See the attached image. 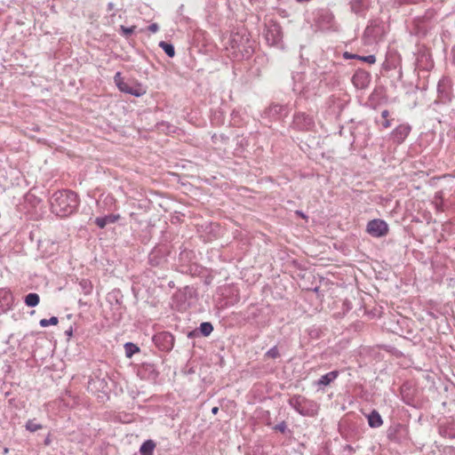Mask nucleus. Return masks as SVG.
Here are the masks:
<instances>
[{"label": "nucleus", "instance_id": "nucleus-1", "mask_svg": "<svg viewBox=\"0 0 455 455\" xmlns=\"http://www.w3.org/2000/svg\"><path fill=\"white\" fill-rule=\"evenodd\" d=\"M77 195L71 190H60L55 192L51 200L52 212L60 217H68L75 212L78 207Z\"/></svg>", "mask_w": 455, "mask_h": 455}, {"label": "nucleus", "instance_id": "nucleus-2", "mask_svg": "<svg viewBox=\"0 0 455 455\" xmlns=\"http://www.w3.org/2000/svg\"><path fill=\"white\" fill-rule=\"evenodd\" d=\"M366 231L373 237H381L388 233V226L386 221L376 219L368 222Z\"/></svg>", "mask_w": 455, "mask_h": 455}, {"label": "nucleus", "instance_id": "nucleus-3", "mask_svg": "<svg viewBox=\"0 0 455 455\" xmlns=\"http://www.w3.org/2000/svg\"><path fill=\"white\" fill-rule=\"evenodd\" d=\"M411 131V127L408 124H402L398 125L391 132L393 141L396 144L403 143L405 140V139L409 136Z\"/></svg>", "mask_w": 455, "mask_h": 455}, {"label": "nucleus", "instance_id": "nucleus-4", "mask_svg": "<svg viewBox=\"0 0 455 455\" xmlns=\"http://www.w3.org/2000/svg\"><path fill=\"white\" fill-rule=\"evenodd\" d=\"M120 85L121 86L118 89L121 92L132 94L136 97H140L146 93V90L140 84H136L134 85H130L124 82V83H121Z\"/></svg>", "mask_w": 455, "mask_h": 455}, {"label": "nucleus", "instance_id": "nucleus-5", "mask_svg": "<svg viewBox=\"0 0 455 455\" xmlns=\"http://www.w3.org/2000/svg\"><path fill=\"white\" fill-rule=\"evenodd\" d=\"M339 372L338 371H330L324 375H323L316 382L317 386H329L331 382H333L338 377Z\"/></svg>", "mask_w": 455, "mask_h": 455}, {"label": "nucleus", "instance_id": "nucleus-6", "mask_svg": "<svg viewBox=\"0 0 455 455\" xmlns=\"http://www.w3.org/2000/svg\"><path fill=\"white\" fill-rule=\"evenodd\" d=\"M367 419L371 427H379L383 424L381 416L375 410L367 416Z\"/></svg>", "mask_w": 455, "mask_h": 455}, {"label": "nucleus", "instance_id": "nucleus-7", "mask_svg": "<svg viewBox=\"0 0 455 455\" xmlns=\"http://www.w3.org/2000/svg\"><path fill=\"white\" fill-rule=\"evenodd\" d=\"M155 448L156 443L152 440H148L140 448V455H153Z\"/></svg>", "mask_w": 455, "mask_h": 455}, {"label": "nucleus", "instance_id": "nucleus-8", "mask_svg": "<svg viewBox=\"0 0 455 455\" xmlns=\"http://www.w3.org/2000/svg\"><path fill=\"white\" fill-rule=\"evenodd\" d=\"M25 304L28 306V307H36L39 304L40 302V297L37 293H28L26 297H25Z\"/></svg>", "mask_w": 455, "mask_h": 455}, {"label": "nucleus", "instance_id": "nucleus-9", "mask_svg": "<svg viewBox=\"0 0 455 455\" xmlns=\"http://www.w3.org/2000/svg\"><path fill=\"white\" fill-rule=\"evenodd\" d=\"M125 354L127 357H132L135 353H138L140 351V348L132 344V343H126L125 346Z\"/></svg>", "mask_w": 455, "mask_h": 455}, {"label": "nucleus", "instance_id": "nucleus-10", "mask_svg": "<svg viewBox=\"0 0 455 455\" xmlns=\"http://www.w3.org/2000/svg\"><path fill=\"white\" fill-rule=\"evenodd\" d=\"M159 46L164 51V52L169 56V57H173L174 54H175V51H174V47L166 43V42H161L159 44Z\"/></svg>", "mask_w": 455, "mask_h": 455}, {"label": "nucleus", "instance_id": "nucleus-11", "mask_svg": "<svg viewBox=\"0 0 455 455\" xmlns=\"http://www.w3.org/2000/svg\"><path fill=\"white\" fill-rule=\"evenodd\" d=\"M59 320L56 316H52L50 319H41L39 323L42 327H47L49 325H57Z\"/></svg>", "mask_w": 455, "mask_h": 455}, {"label": "nucleus", "instance_id": "nucleus-12", "mask_svg": "<svg viewBox=\"0 0 455 455\" xmlns=\"http://www.w3.org/2000/svg\"><path fill=\"white\" fill-rule=\"evenodd\" d=\"M200 331L204 336H209L213 331V327L210 323H203L200 325Z\"/></svg>", "mask_w": 455, "mask_h": 455}, {"label": "nucleus", "instance_id": "nucleus-13", "mask_svg": "<svg viewBox=\"0 0 455 455\" xmlns=\"http://www.w3.org/2000/svg\"><path fill=\"white\" fill-rule=\"evenodd\" d=\"M26 428L30 432H36L42 428V425L36 423L33 419H29L26 424Z\"/></svg>", "mask_w": 455, "mask_h": 455}, {"label": "nucleus", "instance_id": "nucleus-14", "mask_svg": "<svg viewBox=\"0 0 455 455\" xmlns=\"http://www.w3.org/2000/svg\"><path fill=\"white\" fill-rule=\"evenodd\" d=\"M279 355H280V354H279L278 348L276 347H273L266 353V356L268 358L275 359V358L279 357Z\"/></svg>", "mask_w": 455, "mask_h": 455}, {"label": "nucleus", "instance_id": "nucleus-15", "mask_svg": "<svg viewBox=\"0 0 455 455\" xmlns=\"http://www.w3.org/2000/svg\"><path fill=\"white\" fill-rule=\"evenodd\" d=\"M358 60L367 62L369 64H374L376 62V57L374 55L360 56Z\"/></svg>", "mask_w": 455, "mask_h": 455}, {"label": "nucleus", "instance_id": "nucleus-16", "mask_svg": "<svg viewBox=\"0 0 455 455\" xmlns=\"http://www.w3.org/2000/svg\"><path fill=\"white\" fill-rule=\"evenodd\" d=\"M300 119H304L305 121H307L308 125H311L313 124L312 118H309L305 114H298L296 116L295 121L297 124H299Z\"/></svg>", "mask_w": 455, "mask_h": 455}, {"label": "nucleus", "instance_id": "nucleus-17", "mask_svg": "<svg viewBox=\"0 0 455 455\" xmlns=\"http://www.w3.org/2000/svg\"><path fill=\"white\" fill-rule=\"evenodd\" d=\"M95 223L100 228H104L108 224L105 217L96 218Z\"/></svg>", "mask_w": 455, "mask_h": 455}, {"label": "nucleus", "instance_id": "nucleus-18", "mask_svg": "<svg viewBox=\"0 0 455 455\" xmlns=\"http://www.w3.org/2000/svg\"><path fill=\"white\" fill-rule=\"evenodd\" d=\"M114 81H115V83H116V84L117 88H119V87L121 86V85H120V84H121V83H124V78H123V76H122V75H121V73H120V72H117V73L115 75V76H114Z\"/></svg>", "mask_w": 455, "mask_h": 455}, {"label": "nucleus", "instance_id": "nucleus-19", "mask_svg": "<svg viewBox=\"0 0 455 455\" xmlns=\"http://www.w3.org/2000/svg\"><path fill=\"white\" fill-rule=\"evenodd\" d=\"M121 29L124 36H130L132 35L135 30V26H132L131 28H126L124 26H121Z\"/></svg>", "mask_w": 455, "mask_h": 455}, {"label": "nucleus", "instance_id": "nucleus-20", "mask_svg": "<svg viewBox=\"0 0 455 455\" xmlns=\"http://www.w3.org/2000/svg\"><path fill=\"white\" fill-rule=\"evenodd\" d=\"M105 218L107 219L108 223H115L116 221L118 220L119 215L110 214V215L105 216Z\"/></svg>", "mask_w": 455, "mask_h": 455}, {"label": "nucleus", "instance_id": "nucleus-21", "mask_svg": "<svg viewBox=\"0 0 455 455\" xmlns=\"http://www.w3.org/2000/svg\"><path fill=\"white\" fill-rule=\"evenodd\" d=\"M148 31L151 33H156L158 31V25L156 23H153L148 27Z\"/></svg>", "mask_w": 455, "mask_h": 455}, {"label": "nucleus", "instance_id": "nucleus-22", "mask_svg": "<svg viewBox=\"0 0 455 455\" xmlns=\"http://www.w3.org/2000/svg\"><path fill=\"white\" fill-rule=\"evenodd\" d=\"M358 57H359V55H357V54H352V53H349V52H345L344 53V58L347 59V60H350V59H356V60H358Z\"/></svg>", "mask_w": 455, "mask_h": 455}, {"label": "nucleus", "instance_id": "nucleus-23", "mask_svg": "<svg viewBox=\"0 0 455 455\" xmlns=\"http://www.w3.org/2000/svg\"><path fill=\"white\" fill-rule=\"evenodd\" d=\"M364 76V74H356L353 77V82L355 85H357V81L360 79V78H363Z\"/></svg>", "mask_w": 455, "mask_h": 455}, {"label": "nucleus", "instance_id": "nucleus-24", "mask_svg": "<svg viewBox=\"0 0 455 455\" xmlns=\"http://www.w3.org/2000/svg\"><path fill=\"white\" fill-rule=\"evenodd\" d=\"M297 410L302 415H307V416H313V415H315V411H304L302 409L300 410L299 408Z\"/></svg>", "mask_w": 455, "mask_h": 455}, {"label": "nucleus", "instance_id": "nucleus-25", "mask_svg": "<svg viewBox=\"0 0 455 455\" xmlns=\"http://www.w3.org/2000/svg\"><path fill=\"white\" fill-rule=\"evenodd\" d=\"M373 30H374V28H373V27H371V26H368V27L366 28V29H365L364 34H365V35H367V36H370V35H371V33L373 32Z\"/></svg>", "mask_w": 455, "mask_h": 455}, {"label": "nucleus", "instance_id": "nucleus-26", "mask_svg": "<svg viewBox=\"0 0 455 455\" xmlns=\"http://www.w3.org/2000/svg\"><path fill=\"white\" fill-rule=\"evenodd\" d=\"M381 116L385 119H387V117L389 116V111L385 109L381 112Z\"/></svg>", "mask_w": 455, "mask_h": 455}, {"label": "nucleus", "instance_id": "nucleus-27", "mask_svg": "<svg viewBox=\"0 0 455 455\" xmlns=\"http://www.w3.org/2000/svg\"><path fill=\"white\" fill-rule=\"evenodd\" d=\"M391 125V122L388 119H386V121L383 123L384 128H388Z\"/></svg>", "mask_w": 455, "mask_h": 455}, {"label": "nucleus", "instance_id": "nucleus-28", "mask_svg": "<svg viewBox=\"0 0 455 455\" xmlns=\"http://www.w3.org/2000/svg\"><path fill=\"white\" fill-rule=\"evenodd\" d=\"M296 214H298L299 216H300V217H301V218H303V219H305V218H306L305 214H304L303 212H299V211H297V212H296Z\"/></svg>", "mask_w": 455, "mask_h": 455}, {"label": "nucleus", "instance_id": "nucleus-29", "mask_svg": "<svg viewBox=\"0 0 455 455\" xmlns=\"http://www.w3.org/2000/svg\"><path fill=\"white\" fill-rule=\"evenodd\" d=\"M218 411H219V408H218V407H213V408L212 409V414H217Z\"/></svg>", "mask_w": 455, "mask_h": 455}, {"label": "nucleus", "instance_id": "nucleus-30", "mask_svg": "<svg viewBox=\"0 0 455 455\" xmlns=\"http://www.w3.org/2000/svg\"><path fill=\"white\" fill-rule=\"evenodd\" d=\"M165 337H168L171 340H172V337L171 335L164 334Z\"/></svg>", "mask_w": 455, "mask_h": 455}]
</instances>
